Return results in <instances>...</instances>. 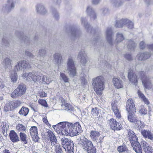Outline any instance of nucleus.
<instances>
[{"label": "nucleus", "mask_w": 153, "mask_h": 153, "mask_svg": "<svg viewBox=\"0 0 153 153\" xmlns=\"http://www.w3.org/2000/svg\"><path fill=\"white\" fill-rule=\"evenodd\" d=\"M53 128L62 135H69L71 137L78 135L81 130V126L78 122L73 124L66 122H61L54 126Z\"/></svg>", "instance_id": "nucleus-1"}, {"label": "nucleus", "mask_w": 153, "mask_h": 153, "mask_svg": "<svg viewBox=\"0 0 153 153\" xmlns=\"http://www.w3.org/2000/svg\"><path fill=\"white\" fill-rule=\"evenodd\" d=\"M128 78L131 83L134 85L137 84L138 81L140 79L146 88L149 89L152 87V84L150 82L149 78L146 76L143 71H141L137 74H135L133 71H130L128 72Z\"/></svg>", "instance_id": "nucleus-2"}, {"label": "nucleus", "mask_w": 153, "mask_h": 153, "mask_svg": "<svg viewBox=\"0 0 153 153\" xmlns=\"http://www.w3.org/2000/svg\"><path fill=\"white\" fill-rule=\"evenodd\" d=\"M92 85L96 93L101 95L104 88L105 79L102 76H99L92 79Z\"/></svg>", "instance_id": "nucleus-3"}, {"label": "nucleus", "mask_w": 153, "mask_h": 153, "mask_svg": "<svg viewBox=\"0 0 153 153\" xmlns=\"http://www.w3.org/2000/svg\"><path fill=\"white\" fill-rule=\"evenodd\" d=\"M80 143L83 149L88 153H96V149L93 145L92 142L87 139L85 137L80 138Z\"/></svg>", "instance_id": "nucleus-4"}, {"label": "nucleus", "mask_w": 153, "mask_h": 153, "mask_svg": "<svg viewBox=\"0 0 153 153\" xmlns=\"http://www.w3.org/2000/svg\"><path fill=\"white\" fill-rule=\"evenodd\" d=\"M42 76V74L40 73L32 72L24 73L23 74L22 76L26 80L29 81L32 80L37 83L41 84Z\"/></svg>", "instance_id": "nucleus-5"}, {"label": "nucleus", "mask_w": 153, "mask_h": 153, "mask_svg": "<svg viewBox=\"0 0 153 153\" xmlns=\"http://www.w3.org/2000/svg\"><path fill=\"white\" fill-rule=\"evenodd\" d=\"M61 143L65 152L64 153H74V144L70 139L63 138L61 139Z\"/></svg>", "instance_id": "nucleus-6"}, {"label": "nucleus", "mask_w": 153, "mask_h": 153, "mask_svg": "<svg viewBox=\"0 0 153 153\" xmlns=\"http://www.w3.org/2000/svg\"><path fill=\"white\" fill-rule=\"evenodd\" d=\"M66 68L69 75L74 77L77 74L76 65L73 59L71 57L68 58L67 62Z\"/></svg>", "instance_id": "nucleus-7"}, {"label": "nucleus", "mask_w": 153, "mask_h": 153, "mask_svg": "<svg viewBox=\"0 0 153 153\" xmlns=\"http://www.w3.org/2000/svg\"><path fill=\"white\" fill-rule=\"evenodd\" d=\"M26 86L23 84H20L11 94V97L13 98H16L21 97L26 93Z\"/></svg>", "instance_id": "nucleus-8"}, {"label": "nucleus", "mask_w": 153, "mask_h": 153, "mask_svg": "<svg viewBox=\"0 0 153 153\" xmlns=\"http://www.w3.org/2000/svg\"><path fill=\"white\" fill-rule=\"evenodd\" d=\"M113 99L114 98V101L111 103L112 108L114 113V114L116 117L119 118L120 117L121 115L119 110L117 107L118 102H119L120 100V98L118 94H117L114 96Z\"/></svg>", "instance_id": "nucleus-9"}, {"label": "nucleus", "mask_w": 153, "mask_h": 153, "mask_svg": "<svg viewBox=\"0 0 153 153\" xmlns=\"http://www.w3.org/2000/svg\"><path fill=\"white\" fill-rule=\"evenodd\" d=\"M31 67L30 64L26 61H21L19 62L16 65L15 70L16 69L17 71L22 70L24 69H28Z\"/></svg>", "instance_id": "nucleus-10"}, {"label": "nucleus", "mask_w": 153, "mask_h": 153, "mask_svg": "<svg viewBox=\"0 0 153 153\" xmlns=\"http://www.w3.org/2000/svg\"><path fill=\"white\" fill-rule=\"evenodd\" d=\"M126 109L129 114L136 112V109L134 104L131 99H129L128 100Z\"/></svg>", "instance_id": "nucleus-11"}, {"label": "nucleus", "mask_w": 153, "mask_h": 153, "mask_svg": "<svg viewBox=\"0 0 153 153\" xmlns=\"http://www.w3.org/2000/svg\"><path fill=\"white\" fill-rule=\"evenodd\" d=\"M30 131V134L33 140L35 142H38L39 139V137L37 128L35 126L31 127Z\"/></svg>", "instance_id": "nucleus-12"}, {"label": "nucleus", "mask_w": 153, "mask_h": 153, "mask_svg": "<svg viewBox=\"0 0 153 153\" xmlns=\"http://www.w3.org/2000/svg\"><path fill=\"white\" fill-rule=\"evenodd\" d=\"M109 123L111 128L113 130H119L122 128V125L114 119L112 118L109 120Z\"/></svg>", "instance_id": "nucleus-13"}, {"label": "nucleus", "mask_w": 153, "mask_h": 153, "mask_svg": "<svg viewBox=\"0 0 153 153\" xmlns=\"http://www.w3.org/2000/svg\"><path fill=\"white\" fill-rule=\"evenodd\" d=\"M48 136L49 137V140H50L52 146H54L57 143V141L55 136L53 132L51 130H49L47 132Z\"/></svg>", "instance_id": "nucleus-14"}, {"label": "nucleus", "mask_w": 153, "mask_h": 153, "mask_svg": "<svg viewBox=\"0 0 153 153\" xmlns=\"http://www.w3.org/2000/svg\"><path fill=\"white\" fill-rule=\"evenodd\" d=\"M14 7L13 0H8L7 4L3 7V10L6 12H9Z\"/></svg>", "instance_id": "nucleus-15"}, {"label": "nucleus", "mask_w": 153, "mask_h": 153, "mask_svg": "<svg viewBox=\"0 0 153 153\" xmlns=\"http://www.w3.org/2000/svg\"><path fill=\"white\" fill-rule=\"evenodd\" d=\"M106 34V39L107 41L110 45H113V34L111 28H108L107 29Z\"/></svg>", "instance_id": "nucleus-16"}, {"label": "nucleus", "mask_w": 153, "mask_h": 153, "mask_svg": "<svg viewBox=\"0 0 153 153\" xmlns=\"http://www.w3.org/2000/svg\"><path fill=\"white\" fill-rule=\"evenodd\" d=\"M128 138L131 144L134 143L138 140V138L133 131L130 130H128Z\"/></svg>", "instance_id": "nucleus-17"}, {"label": "nucleus", "mask_w": 153, "mask_h": 153, "mask_svg": "<svg viewBox=\"0 0 153 153\" xmlns=\"http://www.w3.org/2000/svg\"><path fill=\"white\" fill-rule=\"evenodd\" d=\"M78 58L80 59L81 64L82 65H85L86 64L87 60V55L84 51L80 52L78 56Z\"/></svg>", "instance_id": "nucleus-18"}, {"label": "nucleus", "mask_w": 153, "mask_h": 153, "mask_svg": "<svg viewBox=\"0 0 153 153\" xmlns=\"http://www.w3.org/2000/svg\"><path fill=\"white\" fill-rule=\"evenodd\" d=\"M21 103V102L19 100H17L15 102H12L10 103V104L8 105V107H7V105L6 106L4 107V109L6 110L9 111L12 109L18 107L19 106Z\"/></svg>", "instance_id": "nucleus-19"}, {"label": "nucleus", "mask_w": 153, "mask_h": 153, "mask_svg": "<svg viewBox=\"0 0 153 153\" xmlns=\"http://www.w3.org/2000/svg\"><path fill=\"white\" fill-rule=\"evenodd\" d=\"M53 61L55 64L59 66L62 62V57L61 54L56 53L53 55Z\"/></svg>", "instance_id": "nucleus-20"}, {"label": "nucleus", "mask_w": 153, "mask_h": 153, "mask_svg": "<svg viewBox=\"0 0 153 153\" xmlns=\"http://www.w3.org/2000/svg\"><path fill=\"white\" fill-rule=\"evenodd\" d=\"M141 145L143 146V149L145 153H152L153 149L150 145L145 141H142Z\"/></svg>", "instance_id": "nucleus-21"}, {"label": "nucleus", "mask_w": 153, "mask_h": 153, "mask_svg": "<svg viewBox=\"0 0 153 153\" xmlns=\"http://www.w3.org/2000/svg\"><path fill=\"white\" fill-rule=\"evenodd\" d=\"M141 134L144 137L153 140V133L151 131L143 130L142 131Z\"/></svg>", "instance_id": "nucleus-22"}, {"label": "nucleus", "mask_w": 153, "mask_h": 153, "mask_svg": "<svg viewBox=\"0 0 153 153\" xmlns=\"http://www.w3.org/2000/svg\"><path fill=\"white\" fill-rule=\"evenodd\" d=\"M113 80L114 84L116 88L119 89L123 87L122 81L120 78H114Z\"/></svg>", "instance_id": "nucleus-23"}, {"label": "nucleus", "mask_w": 153, "mask_h": 153, "mask_svg": "<svg viewBox=\"0 0 153 153\" xmlns=\"http://www.w3.org/2000/svg\"><path fill=\"white\" fill-rule=\"evenodd\" d=\"M131 144L134 150L137 153H142V149L140 145L137 141Z\"/></svg>", "instance_id": "nucleus-24"}, {"label": "nucleus", "mask_w": 153, "mask_h": 153, "mask_svg": "<svg viewBox=\"0 0 153 153\" xmlns=\"http://www.w3.org/2000/svg\"><path fill=\"white\" fill-rule=\"evenodd\" d=\"M9 136L10 139L12 142H17L19 140L18 136L14 131L12 130L10 131Z\"/></svg>", "instance_id": "nucleus-25"}, {"label": "nucleus", "mask_w": 153, "mask_h": 153, "mask_svg": "<svg viewBox=\"0 0 153 153\" xmlns=\"http://www.w3.org/2000/svg\"><path fill=\"white\" fill-rule=\"evenodd\" d=\"M126 22H129L127 19H122L116 22L115 26L116 27H121L126 25Z\"/></svg>", "instance_id": "nucleus-26"}, {"label": "nucleus", "mask_w": 153, "mask_h": 153, "mask_svg": "<svg viewBox=\"0 0 153 153\" xmlns=\"http://www.w3.org/2000/svg\"><path fill=\"white\" fill-rule=\"evenodd\" d=\"M36 10L38 13L42 14H44L47 12L44 6L40 4L37 5L36 7Z\"/></svg>", "instance_id": "nucleus-27"}, {"label": "nucleus", "mask_w": 153, "mask_h": 153, "mask_svg": "<svg viewBox=\"0 0 153 153\" xmlns=\"http://www.w3.org/2000/svg\"><path fill=\"white\" fill-rule=\"evenodd\" d=\"M150 56V55L149 53H143L138 54L137 57L139 60L142 61L148 59Z\"/></svg>", "instance_id": "nucleus-28"}, {"label": "nucleus", "mask_w": 153, "mask_h": 153, "mask_svg": "<svg viewBox=\"0 0 153 153\" xmlns=\"http://www.w3.org/2000/svg\"><path fill=\"white\" fill-rule=\"evenodd\" d=\"M86 11L88 14L91 17H93L94 19L96 18L95 13L91 7L88 6L87 7Z\"/></svg>", "instance_id": "nucleus-29"}, {"label": "nucleus", "mask_w": 153, "mask_h": 153, "mask_svg": "<svg viewBox=\"0 0 153 153\" xmlns=\"http://www.w3.org/2000/svg\"><path fill=\"white\" fill-rule=\"evenodd\" d=\"M16 128L18 132H20L25 131L27 129L25 125L20 123L17 125Z\"/></svg>", "instance_id": "nucleus-30"}, {"label": "nucleus", "mask_w": 153, "mask_h": 153, "mask_svg": "<svg viewBox=\"0 0 153 153\" xmlns=\"http://www.w3.org/2000/svg\"><path fill=\"white\" fill-rule=\"evenodd\" d=\"M137 117L134 114V113L129 114L128 119V120L131 123H135L137 120Z\"/></svg>", "instance_id": "nucleus-31"}, {"label": "nucleus", "mask_w": 153, "mask_h": 153, "mask_svg": "<svg viewBox=\"0 0 153 153\" xmlns=\"http://www.w3.org/2000/svg\"><path fill=\"white\" fill-rule=\"evenodd\" d=\"M29 112V109L26 107H22L19 111V114L26 116L28 114Z\"/></svg>", "instance_id": "nucleus-32"}, {"label": "nucleus", "mask_w": 153, "mask_h": 153, "mask_svg": "<svg viewBox=\"0 0 153 153\" xmlns=\"http://www.w3.org/2000/svg\"><path fill=\"white\" fill-rule=\"evenodd\" d=\"M100 135V133L99 132L95 131H92L90 133V136L91 138L95 140L97 139Z\"/></svg>", "instance_id": "nucleus-33"}, {"label": "nucleus", "mask_w": 153, "mask_h": 153, "mask_svg": "<svg viewBox=\"0 0 153 153\" xmlns=\"http://www.w3.org/2000/svg\"><path fill=\"white\" fill-rule=\"evenodd\" d=\"M138 94L139 97L147 105H148L149 104V102L148 99L146 98L144 95L139 90L138 91Z\"/></svg>", "instance_id": "nucleus-34"}, {"label": "nucleus", "mask_w": 153, "mask_h": 153, "mask_svg": "<svg viewBox=\"0 0 153 153\" xmlns=\"http://www.w3.org/2000/svg\"><path fill=\"white\" fill-rule=\"evenodd\" d=\"M111 2L113 6L116 7H118L121 6L123 2L120 0H111Z\"/></svg>", "instance_id": "nucleus-35"}, {"label": "nucleus", "mask_w": 153, "mask_h": 153, "mask_svg": "<svg viewBox=\"0 0 153 153\" xmlns=\"http://www.w3.org/2000/svg\"><path fill=\"white\" fill-rule=\"evenodd\" d=\"M54 146V150L55 153H63V151H62L61 147L58 143H56Z\"/></svg>", "instance_id": "nucleus-36"}, {"label": "nucleus", "mask_w": 153, "mask_h": 153, "mask_svg": "<svg viewBox=\"0 0 153 153\" xmlns=\"http://www.w3.org/2000/svg\"><path fill=\"white\" fill-rule=\"evenodd\" d=\"M20 139L25 144L27 143V136L26 134L23 132H20L19 134Z\"/></svg>", "instance_id": "nucleus-37"}, {"label": "nucleus", "mask_w": 153, "mask_h": 153, "mask_svg": "<svg viewBox=\"0 0 153 153\" xmlns=\"http://www.w3.org/2000/svg\"><path fill=\"white\" fill-rule=\"evenodd\" d=\"M116 37V41L117 43L121 42L124 39L123 35L122 34L120 33H117Z\"/></svg>", "instance_id": "nucleus-38"}, {"label": "nucleus", "mask_w": 153, "mask_h": 153, "mask_svg": "<svg viewBox=\"0 0 153 153\" xmlns=\"http://www.w3.org/2000/svg\"><path fill=\"white\" fill-rule=\"evenodd\" d=\"M136 126L139 128H142L144 127V123L140 120H137L136 122Z\"/></svg>", "instance_id": "nucleus-39"}, {"label": "nucleus", "mask_w": 153, "mask_h": 153, "mask_svg": "<svg viewBox=\"0 0 153 153\" xmlns=\"http://www.w3.org/2000/svg\"><path fill=\"white\" fill-rule=\"evenodd\" d=\"M60 79L61 80H63L65 82H68L69 79L67 76L63 73H60Z\"/></svg>", "instance_id": "nucleus-40"}, {"label": "nucleus", "mask_w": 153, "mask_h": 153, "mask_svg": "<svg viewBox=\"0 0 153 153\" xmlns=\"http://www.w3.org/2000/svg\"><path fill=\"white\" fill-rule=\"evenodd\" d=\"M38 103L39 104L45 107H48V104L46 101L44 100L39 99L38 100Z\"/></svg>", "instance_id": "nucleus-41"}, {"label": "nucleus", "mask_w": 153, "mask_h": 153, "mask_svg": "<svg viewBox=\"0 0 153 153\" xmlns=\"http://www.w3.org/2000/svg\"><path fill=\"white\" fill-rule=\"evenodd\" d=\"M91 114L93 116L95 117H97L99 114V112L97 108H95L92 109L91 111Z\"/></svg>", "instance_id": "nucleus-42"}, {"label": "nucleus", "mask_w": 153, "mask_h": 153, "mask_svg": "<svg viewBox=\"0 0 153 153\" xmlns=\"http://www.w3.org/2000/svg\"><path fill=\"white\" fill-rule=\"evenodd\" d=\"M139 113L145 115L147 113V110L143 106H141L139 110Z\"/></svg>", "instance_id": "nucleus-43"}, {"label": "nucleus", "mask_w": 153, "mask_h": 153, "mask_svg": "<svg viewBox=\"0 0 153 153\" xmlns=\"http://www.w3.org/2000/svg\"><path fill=\"white\" fill-rule=\"evenodd\" d=\"M117 150L120 153L123 152H126V151L128 150L125 145L119 146Z\"/></svg>", "instance_id": "nucleus-44"}, {"label": "nucleus", "mask_w": 153, "mask_h": 153, "mask_svg": "<svg viewBox=\"0 0 153 153\" xmlns=\"http://www.w3.org/2000/svg\"><path fill=\"white\" fill-rule=\"evenodd\" d=\"M10 77L11 81L12 82H13V83H15L16 82L17 79V77L16 74L15 73L13 74H12Z\"/></svg>", "instance_id": "nucleus-45"}, {"label": "nucleus", "mask_w": 153, "mask_h": 153, "mask_svg": "<svg viewBox=\"0 0 153 153\" xmlns=\"http://www.w3.org/2000/svg\"><path fill=\"white\" fill-rule=\"evenodd\" d=\"M11 60L8 58H6L4 60V63L6 67L8 68L9 67L11 64Z\"/></svg>", "instance_id": "nucleus-46"}, {"label": "nucleus", "mask_w": 153, "mask_h": 153, "mask_svg": "<svg viewBox=\"0 0 153 153\" xmlns=\"http://www.w3.org/2000/svg\"><path fill=\"white\" fill-rule=\"evenodd\" d=\"M46 54V51L44 49H41L39 50V55L40 56H45Z\"/></svg>", "instance_id": "nucleus-47"}, {"label": "nucleus", "mask_w": 153, "mask_h": 153, "mask_svg": "<svg viewBox=\"0 0 153 153\" xmlns=\"http://www.w3.org/2000/svg\"><path fill=\"white\" fill-rule=\"evenodd\" d=\"M65 110L67 111L69 110L72 111L74 109V108L69 104H66L65 105Z\"/></svg>", "instance_id": "nucleus-48"}, {"label": "nucleus", "mask_w": 153, "mask_h": 153, "mask_svg": "<svg viewBox=\"0 0 153 153\" xmlns=\"http://www.w3.org/2000/svg\"><path fill=\"white\" fill-rule=\"evenodd\" d=\"M86 75L83 74L82 73L80 75V78L82 81V82L85 84L87 83V81L85 79Z\"/></svg>", "instance_id": "nucleus-49"}, {"label": "nucleus", "mask_w": 153, "mask_h": 153, "mask_svg": "<svg viewBox=\"0 0 153 153\" xmlns=\"http://www.w3.org/2000/svg\"><path fill=\"white\" fill-rule=\"evenodd\" d=\"M45 78H46V81L45 83L46 84H49L53 81L52 79L49 76H45Z\"/></svg>", "instance_id": "nucleus-50"}, {"label": "nucleus", "mask_w": 153, "mask_h": 153, "mask_svg": "<svg viewBox=\"0 0 153 153\" xmlns=\"http://www.w3.org/2000/svg\"><path fill=\"white\" fill-rule=\"evenodd\" d=\"M129 22H126V25H127V26L128 27V28H130V29L132 28L133 27L134 24L132 22L130 21L129 20H128Z\"/></svg>", "instance_id": "nucleus-51"}, {"label": "nucleus", "mask_w": 153, "mask_h": 153, "mask_svg": "<svg viewBox=\"0 0 153 153\" xmlns=\"http://www.w3.org/2000/svg\"><path fill=\"white\" fill-rule=\"evenodd\" d=\"M25 54L26 55L29 57L33 58L34 57V56L30 52L28 51H26L25 52Z\"/></svg>", "instance_id": "nucleus-52"}, {"label": "nucleus", "mask_w": 153, "mask_h": 153, "mask_svg": "<svg viewBox=\"0 0 153 153\" xmlns=\"http://www.w3.org/2000/svg\"><path fill=\"white\" fill-rule=\"evenodd\" d=\"M46 81V78H45V76L42 74L41 81V84H45V82Z\"/></svg>", "instance_id": "nucleus-53"}, {"label": "nucleus", "mask_w": 153, "mask_h": 153, "mask_svg": "<svg viewBox=\"0 0 153 153\" xmlns=\"http://www.w3.org/2000/svg\"><path fill=\"white\" fill-rule=\"evenodd\" d=\"M130 44L131 45V46L130 45H128V47L129 48H131H131H134V47H135L136 46V45H135V44L133 42H132V41H131L130 42Z\"/></svg>", "instance_id": "nucleus-54"}, {"label": "nucleus", "mask_w": 153, "mask_h": 153, "mask_svg": "<svg viewBox=\"0 0 153 153\" xmlns=\"http://www.w3.org/2000/svg\"><path fill=\"white\" fill-rule=\"evenodd\" d=\"M47 94L43 91L39 93V96L41 97H46L47 96Z\"/></svg>", "instance_id": "nucleus-55"}, {"label": "nucleus", "mask_w": 153, "mask_h": 153, "mask_svg": "<svg viewBox=\"0 0 153 153\" xmlns=\"http://www.w3.org/2000/svg\"><path fill=\"white\" fill-rule=\"evenodd\" d=\"M125 58L128 60H131L132 59V57L130 54H126L125 56Z\"/></svg>", "instance_id": "nucleus-56"}, {"label": "nucleus", "mask_w": 153, "mask_h": 153, "mask_svg": "<svg viewBox=\"0 0 153 153\" xmlns=\"http://www.w3.org/2000/svg\"><path fill=\"white\" fill-rule=\"evenodd\" d=\"M140 48L142 49H143L145 48V45L144 42L143 41L141 42L140 43Z\"/></svg>", "instance_id": "nucleus-57"}, {"label": "nucleus", "mask_w": 153, "mask_h": 153, "mask_svg": "<svg viewBox=\"0 0 153 153\" xmlns=\"http://www.w3.org/2000/svg\"><path fill=\"white\" fill-rule=\"evenodd\" d=\"M43 121L47 125H49L48 120L46 118L44 117L42 119Z\"/></svg>", "instance_id": "nucleus-58"}, {"label": "nucleus", "mask_w": 153, "mask_h": 153, "mask_svg": "<svg viewBox=\"0 0 153 153\" xmlns=\"http://www.w3.org/2000/svg\"><path fill=\"white\" fill-rule=\"evenodd\" d=\"M101 0H92L93 4H98L99 3Z\"/></svg>", "instance_id": "nucleus-59"}, {"label": "nucleus", "mask_w": 153, "mask_h": 153, "mask_svg": "<svg viewBox=\"0 0 153 153\" xmlns=\"http://www.w3.org/2000/svg\"><path fill=\"white\" fill-rule=\"evenodd\" d=\"M53 16L56 19H57L59 16L58 13L56 12H54L53 13Z\"/></svg>", "instance_id": "nucleus-60"}, {"label": "nucleus", "mask_w": 153, "mask_h": 153, "mask_svg": "<svg viewBox=\"0 0 153 153\" xmlns=\"http://www.w3.org/2000/svg\"><path fill=\"white\" fill-rule=\"evenodd\" d=\"M2 128H3V129L4 131L5 130H7L8 128V125L7 124H5V125H3L2 126Z\"/></svg>", "instance_id": "nucleus-61"}, {"label": "nucleus", "mask_w": 153, "mask_h": 153, "mask_svg": "<svg viewBox=\"0 0 153 153\" xmlns=\"http://www.w3.org/2000/svg\"><path fill=\"white\" fill-rule=\"evenodd\" d=\"M3 153H10L9 151L7 149H4L3 151Z\"/></svg>", "instance_id": "nucleus-62"}, {"label": "nucleus", "mask_w": 153, "mask_h": 153, "mask_svg": "<svg viewBox=\"0 0 153 153\" xmlns=\"http://www.w3.org/2000/svg\"><path fill=\"white\" fill-rule=\"evenodd\" d=\"M108 12V10L107 9H105L103 11V13L104 14H106Z\"/></svg>", "instance_id": "nucleus-63"}, {"label": "nucleus", "mask_w": 153, "mask_h": 153, "mask_svg": "<svg viewBox=\"0 0 153 153\" xmlns=\"http://www.w3.org/2000/svg\"><path fill=\"white\" fill-rule=\"evenodd\" d=\"M72 35L74 36H76V32L75 30H74L72 31Z\"/></svg>", "instance_id": "nucleus-64"}]
</instances>
